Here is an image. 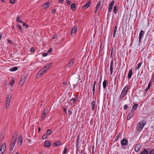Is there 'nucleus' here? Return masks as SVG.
Here are the masks:
<instances>
[{
    "label": "nucleus",
    "mask_w": 154,
    "mask_h": 154,
    "mask_svg": "<svg viewBox=\"0 0 154 154\" xmlns=\"http://www.w3.org/2000/svg\"><path fill=\"white\" fill-rule=\"evenodd\" d=\"M78 97H75L74 98H72L70 100V102H71V103L74 104L75 103L77 100Z\"/></svg>",
    "instance_id": "nucleus-16"
},
{
    "label": "nucleus",
    "mask_w": 154,
    "mask_h": 154,
    "mask_svg": "<svg viewBox=\"0 0 154 154\" xmlns=\"http://www.w3.org/2000/svg\"><path fill=\"white\" fill-rule=\"evenodd\" d=\"M47 71V69H45L43 67L38 72L37 74L38 77H41L42 75L45 73Z\"/></svg>",
    "instance_id": "nucleus-2"
},
{
    "label": "nucleus",
    "mask_w": 154,
    "mask_h": 154,
    "mask_svg": "<svg viewBox=\"0 0 154 154\" xmlns=\"http://www.w3.org/2000/svg\"><path fill=\"white\" fill-rule=\"evenodd\" d=\"M49 3H45L44 4L43 6L44 8L46 9L49 6Z\"/></svg>",
    "instance_id": "nucleus-30"
},
{
    "label": "nucleus",
    "mask_w": 154,
    "mask_h": 154,
    "mask_svg": "<svg viewBox=\"0 0 154 154\" xmlns=\"http://www.w3.org/2000/svg\"><path fill=\"white\" fill-rule=\"evenodd\" d=\"M47 110L45 109L44 110L43 113H45V114H46L47 113Z\"/></svg>",
    "instance_id": "nucleus-53"
},
{
    "label": "nucleus",
    "mask_w": 154,
    "mask_h": 154,
    "mask_svg": "<svg viewBox=\"0 0 154 154\" xmlns=\"http://www.w3.org/2000/svg\"><path fill=\"white\" fill-rule=\"evenodd\" d=\"M66 3L68 5H69L70 4L71 2L70 1H67Z\"/></svg>",
    "instance_id": "nucleus-59"
},
{
    "label": "nucleus",
    "mask_w": 154,
    "mask_h": 154,
    "mask_svg": "<svg viewBox=\"0 0 154 154\" xmlns=\"http://www.w3.org/2000/svg\"><path fill=\"white\" fill-rule=\"evenodd\" d=\"M115 2L114 1H112L110 3L108 8V11L111 12L112 11L113 7L114 4Z\"/></svg>",
    "instance_id": "nucleus-7"
},
{
    "label": "nucleus",
    "mask_w": 154,
    "mask_h": 154,
    "mask_svg": "<svg viewBox=\"0 0 154 154\" xmlns=\"http://www.w3.org/2000/svg\"><path fill=\"white\" fill-rule=\"evenodd\" d=\"M52 131L51 129H48L47 131V134L48 135H50L52 133Z\"/></svg>",
    "instance_id": "nucleus-35"
},
{
    "label": "nucleus",
    "mask_w": 154,
    "mask_h": 154,
    "mask_svg": "<svg viewBox=\"0 0 154 154\" xmlns=\"http://www.w3.org/2000/svg\"><path fill=\"white\" fill-rule=\"evenodd\" d=\"M23 23V26H26V28H27L28 27V25L26 24V23H24L23 22V23Z\"/></svg>",
    "instance_id": "nucleus-43"
},
{
    "label": "nucleus",
    "mask_w": 154,
    "mask_h": 154,
    "mask_svg": "<svg viewBox=\"0 0 154 154\" xmlns=\"http://www.w3.org/2000/svg\"><path fill=\"white\" fill-rule=\"evenodd\" d=\"M51 143L48 141H46L44 143V145L45 147H49L51 146Z\"/></svg>",
    "instance_id": "nucleus-19"
},
{
    "label": "nucleus",
    "mask_w": 154,
    "mask_h": 154,
    "mask_svg": "<svg viewBox=\"0 0 154 154\" xmlns=\"http://www.w3.org/2000/svg\"><path fill=\"white\" fill-rule=\"evenodd\" d=\"M142 65V63H138L137 65V67H136V69H138Z\"/></svg>",
    "instance_id": "nucleus-33"
},
{
    "label": "nucleus",
    "mask_w": 154,
    "mask_h": 154,
    "mask_svg": "<svg viewBox=\"0 0 154 154\" xmlns=\"http://www.w3.org/2000/svg\"><path fill=\"white\" fill-rule=\"evenodd\" d=\"M63 111L64 112V115L66 114V109L64 107H63Z\"/></svg>",
    "instance_id": "nucleus-45"
},
{
    "label": "nucleus",
    "mask_w": 154,
    "mask_h": 154,
    "mask_svg": "<svg viewBox=\"0 0 154 154\" xmlns=\"http://www.w3.org/2000/svg\"><path fill=\"white\" fill-rule=\"evenodd\" d=\"M77 29V27L75 26H74L71 30V35H74L76 32Z\"/></svg>",
    "instance_id": "nucleus-11"
},
{
    "label": "nucleus",
    "mask_w": 154,
    "mask_h": 154,
    "mask_svg": "<svg viewBox=\"0 0 154 154\" xmlns=\"http://www.w3.org/2000/svg\"><path fill=\"white\" fill-rule=\"evenodd\" d=\"M46 116V114H45V113H42V117H43L44 118Z\"/></svg>",
    "instance_id": "nucleus-56"
},
{
    "label": "nucleus",
    "mask_w": 154,
    "mask_h": 154,
    "mask_svg": "<svg viewBox=\"0 0 154 154\" xmlns=\"http://www.w3.org/2000/svg\"><path fill=\"white\" fill-rule=\"evenodd\" d=\"M54 145L55 146H54V147H56L57 146H58L59 145H61V143L59 141H57L55 143H54V144L53 145Z\"/></svg>",
    "instance_id": "nucleus-25"
},
{
    "label": "nucleus",
    "mask_w": 154,
    "mask_h": 154,
    "mask_svg": "<svg viewBox=\"0 0 154 154\" xmlns=\"http://www.w3.org/2000/svg\"><path fill=\"white\" fill-rule=\"evenodd\" d=\"M18 133L17 132H15L14 136L12 138L11 140H14L15 141L17 140V135Z\"/></svg>",
    "instance_id": "nucleus-22"
},
{
    "label": "nucleus",
    "mask_w": 154,
    "mask_h": 154,
    "mask_svg": "<svg viewBox=\"0 0 154 154\" xmlns=\"http://www.w3.org/2000/svg\"><path fill=\"white\" fill-rule=\"evenodd\" d=\"M150 153V154H154V149L151 150Z\"/></svg>",
    "instance_id": "nucleus-50"
},
{
    "label": "nucleus",
    "mask_w": 154,
    "mask_h": 154,
    "mask_svg": "<svg viewBox=\"0 0 154 154\" xmlns=\"http://www.w3.org/2000/svg\"><path fill=\"white\" fill-rule=\"evenodd\" d=\"M97 81H95L93 84L92 90H95V87L97 84Z\"/></svg>",
    "instance_id": "nucleus-34"
},
{
    "label": "nucleus",
    "mask_w": 154,
    "mask_h": 154,
    "mask_svg": "<svg viewBox=\"0 0 154 154\" xmlns=\"http://www.w3.org/2000/svg\"><path fill=\"white\" fill-rule=\"evenodd\" d=\"M16 141L14 140H11V141L10 143L9 149L11 150H12L14 146Z\"/></svg>",
    "instance_id": "nucleus-5"
},
{
    "label": "nucleus",
    "mask_w": 154,
    "mask_h": 154,
    "mask_svg": "<svg viewBox=\"0 0 154 154\" xmlns=\"http://www.w3.org/2000/svg\"><path fill=\"white\" fill-rule=\"evenodd\" d=\"M47 137V135L46 134H44L42 136V139L44 140L46 139Z\"/></svg>",
    "instance_id": "nucleus-41"
},
{
    "label": "nucleus",
    "mask_w": 154,
    "mask_h": 154,
    "mask_svg": "<svg viewBox=\"0 0 154 154\" xmlns=\"http://www.w3.org/2000/svg\"><path fill=\"white\" fill-rule=\"evenodd\" d=\"M79 140V135H78L77 137V139H76V147H77L78 146V141Z\"/></svg>",
    "instance_id": "nucleus-37"
},
{
    "label": "nucleus",
    "mask_w": 154,
    "mask_h": 154,
    "mask_svg": "<svg viewBox=\"0 0 154 154\" xmlns=\"http://www.w3.org/2000/svg\"><path fill=\"white\" fill-rule=\"evenodd\" d=\"M132 73L133 70L132 69H131L129 70V73H128V79H130L131 78V76L132 75Z\"/></svg>",
    "instance_id": "nucleus-20"
},
{
    "label": "nucleus",
    "mask_w": 154,
    "mask_h": 154,
    "mask_svg": "<svg viewBox=\"0 0 154 154\" xmlns=\"http://www.w3.org/2000/svg\"><path fill=\"white\" fill-rule=\"evenodd\" d=\"M133 116V112L129 113L127 116V119L128 120L130 119Z\"/></svg>",
    "instance_id": "nucleus-21"
},
{
    "label": "nucleus",
    "mask_w": 154,
    "mask_h": 154,
    "mask_svg": "<svg viewBox=\"0 0 154 154\" xmlns=\"http://www.w3.org/2000/svg\"><path fill=\"white\" fill-rule=\"evenodd\" d=\"M142 123H141L142 124V126L144 127V125H146V123L145 122V121H144V120L142 121Z\"/></svg>",
    "instance_id": "nucleus-42"
},
{
    "label": "nucleus",
    "mask_w": 154,
    "mask_h": 154,
    "mask_svg": "<svg viewBox=\"0 0 154 154\" xmlns=\"http://www.w3.org/2000/svg\"><path fill=\"white\" fill-rule=\"evenodd\" d=\"M71 8L73 10H74L76 9V7L75 5V3H73L71 5Z\"/></svg>",
    "instance_id": "nucleus-26"
},
{
    "label": "nucleus",
    "mask_w": 154,
    "mask_h": 154,
    "mask_svg": "<svg viewBox=\"0 0 154 154\" xmlns=\"http://www.w3.org/2000/svg\"><path fill=\"white\" fill-rule=\"evenodd\" d=\"M117 29V26H115V27L114 30L115 31H116Z\"/></svg>",
    "instance_id": "nucleus-57"
},
{
    "label": "nucleus",
    "mask_w": 154,
    "mask_h": 154,
    "mask_svg": "<svg viewBox=\"0 0 154 154\" xmlns=\"http://www.w3.org/2000/svg\"><path fill=\"white\" fill-rule=\"evenodd\" d=\"M113 59H112L111 62V65L110 66V74L111 75H112L113 73Z\"/></svg>",
    "instance_id": "nucleus-15"
},
{
    "label": "nucleus",
    "mask_w": 154,
    "mask_h": 154,
    "mask_svg": "<svg viewBox=\"0 0 154 154\" xmlns=\"http://www.w3.org/2000/svg\"><path fill=\"white\" fill-rule=\"evenodd\" d=\"M48 55V53H45L42 54V55L43 57L46 56Z\"/></svg>",
    "instance_id": "nucleus-47"
},
{
    "label": "nucleus",
    "mask_w": 154,
    "mask_h": 154,
    "mask_svg": "<svg viewBox=\"0 0 154 154\" xmlns=\"http://www.w3.org/2000/svg\"><path fill=\"white\" fill-rule=\"evenodd\" d=\"M27 141H28V143H30L31 142V140H30L29 139H27Z\"/></svg>",
    "instance_id": "nucleus-61"
},
{
    "label": "nucleus",
    "mask_w": 154,
    "mask_h": 154,
    "mask_svg": "<svg viewBox=\"0 0 154 154\" xmlns=\"http://www.w3.org/2000/svg\"><path fill=\"white\" fill-rule=\"evenodd\" d=\"M11 98V95L10 94L7 96L6 101L5 102L6 103V108H7L8 107L9 103L10 102V100Z\"/></svg>",
    "instance_id": "nucleus-3"
},
{
    "label": "nucleus",
    "mask_w": 154,
    "mask_h": 154,
    "mask_svg": "<svg viewBox=\"0 0 154 154\" xmlns=\"http://www.w3.org/2000/svg\"><path fill=\"white\" fill-rule=\"evenodd\" d=\"M68 114L69 115H71L72 113V112L70 110H69L68 111Z\"/></svg>",
    "instance_id": "nucleus-48"
},
{
    "label": "nucleus",
    "mask_w": 154,
    "mask_h": 154,
    "mask_svg": "<svg viewBox=\"0 0 154 154\" xmlns=\"http://www.w3.org/2000/svg\"><path fill=\"white\" fill-rule=\"evenodd\" d=\"M51 63L49 64L48 65H46L45 67H44L45 69H47V70L49 68L50 66H51Z\"/></svg>",
    "instance_id": "nucleus-32"
},
{
    "label": "nucleus",
    "mask_w": 154,
    "mask_h": 154,
    "mask_svg": "<svg viewBox=\"0 0 154 154\" xmlns=\"http://www.w3.org/2000/svg\"><path fill=\"white\" fill-rule=\"evenodd\" d=\"M57 38V35L56 34L54 35L52 37V38L53 39H55Z\"/></svg>",
    "instance_id": "nucleus-49"
},
{
    "label": "nucleus",
    "mask_w": 154,
    "mask_h": 154,
    "mask_svg": "<svg viewBox=\"0 0 154 154\" xmlns=\"http://www.w3.org/2000/svg\"><path fill=\"white\" fill-rule=\"evenodd\" d=\"M145 32L143 30H141L139 34V43L141 41L142 38L143 37Z\"/></svg>",
    "instance_id": "nucleus-9"
},
{
    "label": "nucleus",
    "mask_w": 154,
    "mask_h": 154,
    "mask_svg": "<svg viewBox=\"0 0 154 154\" xmlns=\"http://www.w3.org/2000/svg\"><path fill=\"white\" fill-rule=\"evenodd\" d=\"M52 51V48H50L49 49V50H48V53H50V52H51V51Z\"/></svg>",
    "instance_id": "nucleus-52"
},
{
    "label": "nucleus",
    "mask_w": 154,
    "mask_h": 154,
    "mask_svg": "<svg viewBox=\"0 0 154 154\" xmlns=\"http://www.w3.org/2000/svg\"><path fill=\"white\" fill-rule=\"evenodd\" d=\"M6 148V145L5 143L2 144L1 146V149L0 150V152L1 151L3 152H5Z\"/></svg>",
    "instance_id": "nucleus-13"
},
{
    "label": "nucleus",
    "mask_w": 154,
    "mask_h": 154,
    "mask_svg": "<svg viewBox=\"0 0 154 154\" xmlns=\"http://www.w3.org/2000/svg\"><path fill=\"white\" fill-rule=\"evenodd\" d=\"M34 48L32 47L31 48L30 51H31L33 52V51H34Z\"/></svg>",
    "instance_id": "nucleus-54"
},
{
    "label": "nucleus",
    "mask_w": 154,
    "mask_h": 154,
    "mask_svg": "<svg viewBox=\"0 0 154 154\" xmlns=\"http://www.w3.org/2000/svg\"><path fill=\"white\" fill-rule=\"evenodd\" d=\"M144 127L142 126L141 123H139L137 127V130L138 131H141Z\"/></svg>",
    "instance_id": "nucleus-10"
},
{
    "label": "nucleus",
    "mask_w": 154,
    "mask_h": 154,
    "mask_svg": "<svg viewBox=\"0 0 154 154\" xmlns=\"http://www.w3.org/2000/svg\"><path fill=\"white\" fill-rule=\"evenodd\" d=\"M134 103V104L132 106V109L131 110L132 112H134L137 110L138 105L137 103Z\"/></svg>",
    "instance_id": "nucleus-8"
},
{
    "label": "nucleus",
    "mask_w": 154,
    "mask_h": 154,
    "mask_svg": "<svg viewBox=\"0 0 154 154\" xmlns=\"http://www.w3.org/2000/svg\"><path fill=\"white\" fill-rule=\"evenodd\" d=\"M129 88V85H127L123 88L121 94L120 99H122L125 97L127 94Z\"/></svg>",
    "instance_id": "nucleus-1"
},
{
    "label": "nucleus",
    "mask_w": 154,
    "mask_h": 154,
    "mask_svg": "<svg viewBox=\"0 0 154 154\" xmlns=\"http://www.w3.org/2000/svg\"><path fill=\"white\" fill-rule=\"evenodd\" d=\"M67 82H64L63 83V85H65L66 84Z\"/></svg>",
    "instance_id": "nucleus-62"
},
{
    "label": "nucleus",
    "mask_w": 154,
    "mask_h": 154,
    "mask_svg": "<svg viewBox=\"0 0 154 154\" xmlns=\"http://www.w3.org/2000/svg\"><path fill=\"white\" fill-rule=\"evenodd\" d=\"M15 81V80L14 79H13L12 81L10 82V84L11 85H12L14 83Z\"/></svg>",
    "instance_id": "nucleus-44"
},
{
    "label": "nucleus",
    "mask_w": 154,
    "mask_h": 154,
    "mask_svg": "<svg viewBox=\"0 0 154 154\" xmlns=\"http://www.w3.org/2000/svg\"><path fill=\"white\" fill-rule=\"evenodd\" d=\"M128 105L125 104L124 106V110H126L128 108Z\"/></svg>",
    "instance_id": "nucleus-40"
},
{
    "label": "nucleus",
    "mask_w": 154,
    "mask_h": 154,
    "mask_svg": "<svg viewBox=\"0 0 154 154\" xmlns=\"http://www.w3.org/2000/svg\"><path fill=\"white\" fill-rule=\"evenodd\" d=\"M128 140L126 139H123L122 140L121 143L122 145L123 146L122 147L123 149H125V147H124V146L128 145Z\"/></svg>",
    "instance_id": "nucleus-6"
},
{
    "label": "nucleus",
    "mask_w": 154,
    "mask_h": 154,
    "mask_svg": "<svg viewBox=\"0 0 154 154\" xmlns=\"http://www.w3.org/2000/svg\"><path fill=\"white\" fill-rule=\"evenodd\" d=\"M151 86V85L150 84V83H149L148 84V88L149 89L150 88V87Z\"/></svg>",
    "instance_id": "nucleus-60"
},
{
    "label": "nucleus",
    "mask_w": 154,
    "mask_h": 154,
    "mask_svg": "<svg viewBox=\"0 0 154 154\" xmlns=\"http://www.w3.org/2000/svg\"><path fill=\"white\" fill-rule=\"evenodd\" d=\"M91 3V2H87L85 5L83 6L82 8L84 9L88 8L90 5Z\"/></svg>",
    "instance_id": "nucleus-18"
},
{
    "label": "nucleus",
    "mask_w": 154,
    "mask_h": 154,
    "mask_svg": "<svg viewBox=\"0 0 154 154\" xmlns=\"http://www.w3.org/2000/svg\"><path fill=\"white\" fill-rule=\"evenodd\" d=\"M17 69L18 68L17 67L15 66L11 68L10 70L11 71H15L17 70Z\"/></svg>",
    "instance_id": "nucleus-29"
},
{
    "label": "nucleus",
    "mask_w": 154,
    "mask_h": 154,
    "mask_svg": "<svg viewBox=\"0 0 154 154\" xmlns=\"http://www.w3.org/2000/svg\"><path fill=\"white\" fill-rule=\"evenodd\" d=\"M17 26L21 31H22V27L20 24H17Z\"/></svg>",
    "instance_id": "nucleus-36"
},
{
    "label": "nucleus",
    "mask_w": 154,
    "mask_h": 154,
    "mask_svg": "<svg viewBox=\"0 0 154 154\" xmlns=\"http://www.w3.org/2000/svg\"><path fill=\"white\" fill-rule=\"evenodd\" d=\"M93 94H95V90H92Z\"/></svg>",
    "instance_id": "nucleus-63"
},
{
    "label": "nucleus",
    "mask_w": 154,
    "mask_h": 154,
    "mask_svg": "<svg viewBox=\"0 0 154 154\" xmlns=\"http://www.w3.org/2000/svg\"><path fill=\"white\" fill-rule=\"evenodd\" d=\"M101 4V2L100 1H99L97 3V5L96 7H99V6Z\"/></svg>",
    "instance_id": "nucleus-46"
},
{
    "label": "nucleus",
    "mask_w": 154,
    "mask_h": 154,
    "mask_svg": "<svg viewBox=\"0 0 154 154\" xmlns=\"http://www.w3.org/2000/svg\"><path fill=\"white\" fill-rule=\"evenodd\" d=\"M41 131V128L40 127H39L38 128V131L39 132H40V131Z\"/></svg>",
    "instance_id": "nucleus-64"
},
{
    "label": "nucleus",
    "mask_w": 154,
    "mask_h": 154,
    "mask_svg": "<svg viewBox=\"0 0 154 154\" xmlns=\"http://www.w3.org/2000/svg\"><path fill=\"white\" fill-rule=\"evenodd\" d=\"M140 154H148L147 150L145 149L142 151Z\"/></svg>",
    "instance_id": "nucleus-28"
},
{
    "label": "nucleus",
    "mask_w": 154,
    "mask_h": 154,
    "mask_svg": "<svg viewBox=\"0 0 154 154\" xmlns=\"http://www.w3.org/2000/svg\"><path fill=\"white\" fill-rule=\"evenodd\" d=\"M16 22L18 23H23V21L21 20L20 16H18L16 19Z\"/></svg>",
    "instance_id": "nucleus-27"
},
{
    "label": "nucleus",
    "mask_w": 154,
    "mask_h": 154,
    "mask_svg": "<svg viewBox=\"0 0 154 154\" xmlns=\"http://www.w3.org/2000/svg\"><path fill=\"white\" fill-rule=\"evenodd\" d=\"M141 148V146L140 144L137 143L135 145V151L137 152L139 151Z\"/></svg>",
    "instance_id": "nucleus-14"
},
{
    "label": "nucleus",
    "mask_w": 154,
    "mask_h": 154,
    "mask_svg": "<svg viewBox=\"0 0 154 154\" xmlns=\"http://www.w3.org/2000/svg\"><path fill=\"white\" fill-rule=\"evenodd\" d=\"M26 75L25 74H23L21 78V80H20L19 82V85H22L25 81L26 80Z\"/></svg>",
    "instance_id": "nucleus-4"
},
{
    "label": "nucleus",
    "mask_w": 154,
    "mask_h": 154,
    "mask_svg": "<svg viewBox=\"0 0 154 154\" xmlns=\"http://www.w3.org/2000/svg\"><path fill=\"white\" fill-rule=\"evenodd\" d=\"M15 2V0H10V3L12 4H14Z\"/></svg>",
    "instance_id": "nucleus-39"
},
{
    "label": "nucleus",
    "mask_w": 154,
    "mask_h": 154,
    "mask_svg": "<svg viewBox=\"0 0 154 154\" xmlns=\"http://www.w3.org/2000/svg\"><path fill=\"white\" fill-rule=\"evenodd\" d=\"M8 42L10 44H12L11 41L10 40H8Z\"/></svg>",
    "instance_id": "nucleus-58"
},
{
    "label": "nucleus",
    "mask_w": 154,
    "mask_h": 154,
    "mask_svg": "<svg viewBox=\"0 0 154 154\" xmlns=\"http://www.w3.org/2000/svg\"><path fill=\"white\" fill-rule=\"evenodd\" d=\"M91 105L92 106V110L93 111L95 109V107L97 108V105L96 104V102L94 100L92 101L91 103Z\"/></svg>",
    "instance_id": "nucleus-12"
},
{
    "label": "nucleus",
    "mask_w": 154,
    "mask_h": 154,
    "mask_svg": "<svg viewBox=\"0 0 154 154\" xmlns=\"http://www.w3.org/2000/svg\"><path fill=\"white\" fill-rule=\"evenodd\" d=\"M119 136H120V135H118L117 136V137H116V138L115 139V140L116 141H117V140H118L119 138Z\"/></svg>",
    "instance_id": "nucleus-51"
},
{
    "label": "nucleus",
    "mask_w": 154,
    "mask_h": 154,
    "mask_svg": "<svg viewBox=\"0 0 154 154\" xmlns=\"http://www.w3.org/2000/svg\"><path fill=\"white\" fill-rule=\"evenodd\" d=\"M118 9V7L116 5L114 6L113 10L114 14H116L117 13Z\"/></svg>",
    "instance_id": "nucleus-23"
},
{
    "label": "nucleus",
    "mask_w": 154,
    "mask_h": 154,
    "mask_svg": "<svg viewBox=\"0 0 154 154\" xmlns=\"http://www.w3.org/2000/svg\"><path fill=\"white\" fill-rule=\"evenodd\" d=\"M56 12V10L55 9H53L52 10V13H55Z\"/></svg>",
    "instance_id": "nucleus-55"
},
{
    "label": "nucleus",
    "mask_w": 154,
    "mask_h": 154,
    "mask_svg": "<svg viewBox=\"0 0 154 154\" xmlns=\"http://www.w3.org/2000/svg\"><path fill=\"white\" fill-rule=\"evenodd\" d=\"M75 60L74 58H73L69 62L67 66L68 67L71 66L73 64Z\"/></svg>",
    "instance_id": "nucleus-17"
},
{
    "label": "nucleus",
    "mask_w": 154,
    "mask_h": 154,
    "mask_svg": "<svg viewBox=\"0 0 154 154\" xmlns=\"http://www.w3.org/2000/svg\"><path fill=\"white\" fill-rule=\"evenodd\" d=\"M67 147L66 146H65V147L64 149L63 150V153H66L67 152Z\"/></svg>",
    "instance_id": "nucleus-38"
},
{
    "label": "nucleus",
    "mask_w": 154,
    "mask_h": 154,
    "mask_svg": "<svg viewBox=\"0 0 154 154\" xmlns=\"http://www.w3.org/2000/svg\"><path fill=\"white\" fill-rule=\"evenodd\" d=\"M19 141H20V142L22 144V143L23 142V136L22 135H20L18 139Z\"/></svg>",
    "instance_id": "nucleus-31"
},
{
    "label": "nucleus",
    "mask_w": 154,
    "mask_h": 154,
    "mask_svg": "<svg viewBox=\"0 0 154 154\" xmlns=\"http://www.w3.org/2000/svg\"><path fill=\"white\" fill-rule=\"evenodd\" d=\"M107 81L106 80H104V81L103 82V88L104 89L106 88L107 85Z\"/></svg>",
    "instance_id": "nucleus-24"
}]
</instances>
